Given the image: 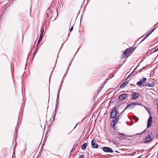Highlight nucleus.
<instances>
[{"instance_id":"obj_26","label":"nucleus","mask_w":158,"mask_h":158,"mask_svg":"<svg viewBox=\"0 0 158 158\" xmlns=\"http://www.w3.org/2000/svg\"><path fill=\"white\" fill-rule=\"evenodd\" d=\"M57 95H58V98H59V92L58 91L57 93Z\"/></svg>"},{"instance_id":"obj_25","label":"nucleus","mask_w":158,"mask_h":158,"mask_svg":"<svg viewBox=\"0 0 158 158\" xmlns=\"http://www.w3.org/2000/svg\"><path fill=\"white\" fill-rule=\"evenodd\" d=\"M156 105H157V113H158V103H157V104H156Z\"/></svg>"},{"instance_id":"obj_17","label":"nucleus","mask_w":158,"mask_h":158,"mask_svg":"<svg viewBox=\"0 0 158 158\" xmlns=\"http://www.w3.org/2000/svg\"><path fill=\"white\" fill-rule=\"evenodd\" d=\"M44 28L43 27H42L41 29V33L40 34H41V35H43V34L44 32Z\"/></svg>"},{"instance_id":"obj_5","label":"nucleus","mask_w":158,"mask_h":158,"mask_svg":"<svg viewBox=\"0 0 158 158\" xmlns=\"http://www.w3.org/2000/svg\"><path fill=\"white\" fill-rule=\"evenodd\" d=\"M117 115V109L116 108H114L112 110L110 113V118H114Z\"/></svg>"},{"instance_id":"obj_15","label":"nucleus","mask_w":158,"mask_h":158,"mask_svg":"<svg viewBox=\"0 0 158 158\" xmlns=\"http://www.w3.org/2000/svg\"><path fill=\"white\" fill-rule=\"evenodd\" d=\"M42 35H41V34H40V37L39 38V40H38V43H37V46L38 45V44L40 43V40H42Z\"/></svg>"},{"instance_id":"obj_11","label":"nucleus","mask_w":158,"mask_h":158,"mask_svg":"<svg viewBox=\"0 0 158 158\" xmlns=\"http://www.w3.org/2000/svg\"><path fill=\"white\" fill-rule=\"evenodd\" d=\"M155 84L154 82H152V83L146 84V86L149 87H153L155 86Z\"/></svg>"},{"instance_id":"obj_21","label":"nucleus","mask_w":158,"mask_h":158,"mask_svg":"<svg viewBox=\"0 0 158 158\" xmlns=\"http://www.w3.org/2000/svg\"><path fill=\"white\" fill-rule=\"evenodd\" d=\"M73 26H72V27H71V28H70V32H71V31H73Z\"/></svg>"},{"instance_id":"obj_37","label":"nucleus","mask_w":158,"mask_h":158,"mask_svg":"<svg viewBox=\"0 0 158 158\" xmlns=\"http://www.w3.org/2000/svg\"><path fill=\"white\" fill-rule=\"evenodd\" d=\"M135 69H136V68H135V69H134V71Z\"/></svg>"},{"instance_id":"obj_4","label":"nucleus","mask_w":158,"mask_h":158,"mask_svg":"<svg viewBox=\"0 0 158 158\" xmlns=\"http://www.w3.org/2000/svg\"><path fill=\"white\" fill-rule=\"evenodd\" d=\"M128 96V94L123 93L119 95L118 99L119 100H122L127 98Z\"/></svg>"},{"instance_id":"obj_3","label":"nucleus","mask_w":158,"mask_h":158,"mask_svg":"<svg viewBox=\"0 0 158 158\" xmlns=\"http://www.w3.org/2000/svg\"><path fill=\"white\" fill-rule=\"evenodd\" d=\"M147 79L146 78L143 77L140 81H139L137 83L136 85L139 86H145L146 85V81Z\"/></svg>"},{"instance_id":"obj_33","label":"nucleus","mask_w":158,"mask_h":158,"mask_svg":"<svg viewBox=\"0 0 158 158\" xmlns=\"http://www.w3.org/2000/svg\"><path fill=\"white\" fill-rule=\"evenodd\" d=\"M60 89H61V88H60V89H59L58 90V91L59 92V91H60Z\"/></svg>"},{"instance_id":"obj_29","label":"nucleus","mask_w":158,"mask_h":158,"mask_svg":"<svg viewBox=\"0 0 158 158\" xmlns=\"http://www.w3.org/2000/svg\"><path fill=\"white\" fill-rule=\"evenodd\" d=\"M144 131H143V132H142L141 133H140V134H137V135H138V134H142L144 132Z\"/></svg>"},{"instance_id":"obj_27","label":"nucleus","mask_w":158,"mask_h":158,"mask_svg":"<svg viewBox=\"0 0 158 158\" xmlns=\"http://www.w3.org/2000/svg\"><path fill=\"white\" fill-rule=\"evenodd\" d=\"M37 48H36V50H37ZM36 53V51H34V56L35 55V54Z\"/></svg>"},{"instance_id":"obj_32","label":"nucleus","mask_w":158,"mask_h":158,"mask_svg":"<svg viewBox=\"0 0 158 158\" xmlns=\"http://www.w3.org/2000/svg\"><path fill=\"white\" fill-rule=\"evenodd\" d=\"M115 124L114 123V124L113 125V127H114V126H115V124Z\"/></svg>"},{"instance_id":"obj_36","label":"nucleus","mask_w":158,"mask_h":158,"mask_svg":"<svg viewBox=\"0 0 158 158\" xmlns=\"http://www.w3.org/2000/svg\"><path fill=\"white\" fill-rule=\"evenodd\" d=\"M77 125V124H76V126H75V127H74V128H75V127H76Z\"/></svg>"},{"instance_id":"obj_13","label":"nucleus","mask_w":158,"mask_h":158,"mask_svg":"<svg viewBox=\"0 0 158 158\" xmlns=\"http://www.w3.org/2000/svg\"><path fill=\"white\" fill-rule=\"evenodd\" d=\"M156 27L155 28H154L153 29V30H152V31H151V32L150 33H148L147 35L145 37V38L142 40L141 41L142 42L144 40H145L147 38L148 36L152 33L154 30L156 29Z\"/></svg>"},{"instance_id":"obj_24","label":"nucleus","mask_w":158,"mask_h":158,"mask_svg":"<svg viewBox=\"0 0 158 158\" xmlns=\"http://www.w3.org/2000/svg\"><path fill=\"white\" fill-rule=\"evenodd\" d=\"M135 105H141V104L139 103H135Z\"/></svg>"},{"instance_id":"obj_1","label":"nucleus","mask_w":158,"mask_h":158,"mask_svg":"<svg viewBox=\"0 0 158 158\" xmlns=\"http://www.w3.org/2000/svg\"><path fill=\"white\" fill-rule=\"evenodd\" d=\"M153 135L151 131H149L148 135L145 139V142H144V143H148L150 142L152 140V138Z\"/></svg>"},{"instance_id":"obj_10","label":"nucleus","mask_w":158,"mask_h":158,"mask_svg":"<svg viewBox=\"0 0 158 158\" xmlns=\"http://www.w3.org/2000/svg\"><path fill=\"white\" fill-rule=\"evenodd\" d=\"M152 117L151 116H150L149 118V119L148 120V124H147V127L148 128L151 127V124H152Z\"/></svg>"},{"instance_id":"obj_14","label":"nucleus","mask_w":158,"mask_h":158,"mask_svg":"<svg viewBox=\"0 0 158 158\" xmlns=\"http://www.w3.org/2000/svg\"><path fill=\"white\" fill-rule=\"evenodd\" d=\"M87 146V144L86 143H84L81 146V148L84 150H85Z\"/></svg>"},{"instance_id":"obj_2","label":"nucleus","mask_w":158,"mask_h":158,"mask_svg":"<svg viewBox=\"0 0 158 158\" xmlns=\"http://www.w3.org/2000/svg\"><path fill=\"white\" fill-rule=\"evenodd\" d=\"M134 51V49L133 48H131L129 49H127L125 51L123 54V56H125L126 57H128L129 55L131 53L133 52ZM122 58H124V57L122 56Z\"/></svg>"},{"instance_id":"obj_6","label":"nucleus","mask_w":158,"mask_h":158,"mask_svg":"<svg viewBox=\"0 0 158 158\" xmlns=\"http://www.w3.org/2000/svg\"><path fill=\"white\" fill-rule=\"evenodd\" d=\"M103 151L107 152H114L112 149L108 147H104L103 148Z\"/></svg>"},{"instance_id":"obj_22","label":"nucleus","mask_w":158,"mask_h":158,"mask_svg":"<svg viewBox=\"0 0 158 158\" xmlns=\"http://www.w3.org/2000/svg\"><path fill=\"white\" fill-rule=\"evenodd\" d=\"M134 71H133L129 75V76H128V77H127V79L128 78L131 76V75L134 73Z\"/></svg>"},{"instance_id":"obj_16","label":"nucleus","mask_w":158,"mask_h":158,"mask_svg":"<svg viewBox=\"0 0 158 158\" xmlns=\"http://www.w3.org/2000/svg\"><path fill=\"white\" fill-rule=\"evenodd\" d=\"M115 144H119L118 142L116 140H113L112 141Z\"/></svg>"},{"instance_id":"obj_9","label":"nucleus","mask_w":158,"mask_h":158,"mask_svg":"<svg viewBox=\"0 0 158 158\" xmlns=\"http://www.w3.org/2000/svg\"><path fill=\"white\" fill-rule=\"evenodd\" d=\"M135 103H131L129 104H128L125 108L124 109L123 111L122 112H123L127 108L130 107L131 109L132 108L134 107L135 106Z\"/></svg>"},{"instance_id":"obj_19","label":"nucleus","mask_w":158,"mask_h":158,"mask_svg":"<svg viewBox=\"0 0 158 158\" xmlns=\"http://www.w3.org/2000/svg\"><path fill=\"white\" fill-rule=\"evenodd\" d=\"M126 138L124 137H121V136H120L119 137V139L120 140H123V139H124L125 138Z\"/></svg>"},{"instance_id":"obj_20","label":"nucleus","mask_w":158,"mask_h":158,"mask_svg":"<svg viewBox=\"0 0 158 158\" xmlns=\"http://www.w3.org/2000/svg\"><path fill=\"white\" fill-rule=\"evenodd\" d=\"M125 87V86H124V85L123 84H122L120 86V88H124Z\"/></svg>"},{"instance_id":"obj_30","label":"nucleus","mask_w":158,"mask_h":158,"mask_svg":"<svg viewBox=\"0 0 158 158\" xmlns=\"http://www.w3.org/2000/svg\"><path fill=\"white\" fill-rule=\"evenodd\" d=\"M157 51H158V48L156 50H155V51H154V52H156Z\"/></svg>"},{"instance_id":"obj_31","label":"nucleus","mask_w":158,"mask_h":158,"mask_svg":"<svg viewBox=\"0 0 158 158\" xmlns=\"http://www.w3.org/2000/svg\"><path fill=\"white\" fill-rule=\"evenodd\" d=\"M56 110H55V114H54V117H55V115H56Z\"/></svg>"},{"instance_id":"obj_7","label":"nucleus","mask_w":158,"mask_h":158,"mask_svg":"<svg viewBox=\"0 0 158 158\" xmlns=\"http://www.w3.org/2000/svg\"><path fill=\"white\" fill-rule=\"evenodd\" d=\"M140 96V94L136 92H134L132 94L131 98L135 99L138 98Z\"/></svg>"},{"instance_id":"obj_18","label":"nucleus","mask_w":158,"mask_h":158,"mask_svg":"<svg viewBox=\"0 0 158 158\" xmlns=\"http://www.w3.org/2000/svg\"><path fill=\"white\" fill-rule=\"evenodd\" d=\"M128 82L126 81V82L123 83V84L124 85V86L125 87L126 86H127L128 85Z\"/></svg>"},{"instance_id":"obj_34","label":"nucleus","mask_w":158,"mask_h":158,"mask_svg":"<svg viewBox=\"0 0 158 158\" xmlns=\"http://www.w3.org/2000/svg\"><path fill=\"white\" fill-rule=\"evenodd\" d=\"M115 152H118V151H115Z\"/></svg>"},{"instance_id":"obj_23","label":"nucleus","mask_w":158,"mask_h":158,"mask_svg":"<svg viewBox=\"0 0 158 158\" xmlns=\"http://www.w3.org/2000/svg\"><path fill=\"white\" fill-rule=\"evenodd\" d=\"M119 135H120L125 136V135L124 134H123L122 133H119Z\"/></svg>"},{"instance_id":"obj_12","label":"nucleus","mask_w":158,"mask_h":158,"mask_svg":"<svg viewBox=\"0 0 158 158\" xmlns=\"http://www.w3.org/2000/svg\"><path fill=\"white\" fill-rule=\"evenodd\" d=\"M119 116L118 115L117 117L114 118V119L113 120V122L115 124H116L118 122L119 119Z\"/></svg>"},{"instance_id":"obj_28","label":"nucleus","mask_w":158,"mask_h":158,"mask_svg":"<svg viewBox=\"0 0 158 158\" xmlns=\"http://www.w3.org/2000/svg\"><path fill=\"white\" fill-rule=\"evenodd\" d=\"M157 143H156V144L154 145V147H156V146Z\"/></svg>"},{"instance_id":"obj_35","label":"nucleus","mask_w":158,"mask_h":158,"mask_svg":"<svg viewBox=\"0 0 158 158\" xmlns=\"http://www.w3.org/2000/svg\"><path fill=\"white\" fill-rule=\"evenodd\" d=\"M144 107L145 108H146L147 109V108L146 107L144 106Z\"/></svg>"},{"instance_id":"obj_8","label":"nucleus","mask_w":158,"mask_h":158,"mask_svg":"<svg viewBox=\"0 0 158 158\" xmlns=\"http://www.w3.org/2000/svg\"><path fill=\"white\" fill-rule=\"evenodd\" d=\"M91 145L92 147L94 148H98V146L96 141L94 140H92Z\"/></svg>"}]
</instances>
